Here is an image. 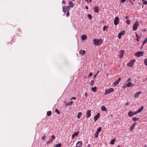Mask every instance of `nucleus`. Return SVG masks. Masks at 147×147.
<instances>
[{"label":"nucleus","mask_w":147,"mask_h":147,"mask_svg":"<svg viewBox=\"0 0 147 147\" xmlns=\"http://www.w3.org/2000/svg\"><path fill=\"white\" fill-rule=\"evenodd\" d=\"M55 112L58 114H59L60 113V112L59 111L58 109H55Z\"/></svg>","instance_id":"obj_36"},{"label":"nucleus","mask_w":147,"mask_h":147,"mask_svg":"<svg viewBox=\"0 0 147 147\" xmlns=\"http://www.w3.org/2000/svg\"><path fill=\"white\" fill-rule=\"evenodd\" d=\"M86 1L88 2V1H89V2L90 3L91 2L92 0H85Z\"/></svg>","instance_id":"obj_52"},{"label":"nucleus","mask_w":147,"mask_h":147,"mask_svg":"<svg viewBox=\"0 0 147 147\" xmlns=\"http://www.w3.org/2000/svg\"><path fill=\"white\" fill-rule=\"evenodd\" d=\"M119 18L118 17H116L114 21L115 25H117L119 24Z\"/></svg>","instance_id":"obj_5"},{"label":"nucleus","mask_w":147,"mask_h":147,"mask_svg":"<svg viewBox=\"0 0 147 147\" xmlns=\"http://www.w3.org/2000/svg\"><path fill=\"white\" fill-rule=\"evenodd\" d=\"M78 132H75L74 134L72 136V137L73 138H74L75 136H77L78 135Z\"/></svg>","instance_id":"obj_19"},{"label":"nucleus","mask_w":147,"mask_h":147,"mask_svg":"<svg viewBox=\"0 0 147 147\" xmlns=\"http://www.w3.org/2000/svg\"><path fill=\"white\" fill-rule=\"evenodd\" d=\"M94 83V82L93 80H92L89 83V84L90 85V86H92Z\"/></svg>","instance_id":"obj_34"},{"label":"nucleus","mask_w":147,"mask_h":147,"mask_svg":"<svg viewBox=\"0 0 147 147\" xmlns=\"http://www.w3.org/2000/svg\"><path fill=\"white\" fill-rule=\"evenodd\" d=\"M138 120L139 119L138 118L133 117V120L134 121H138Z\"/></svg>","instance_id":"obj_38"},{"label":"nucleus","mask_w":147,"mask_h":147,"mask_svg":"<svg viewBox=\"0 0 147 147\" xmlns=\"http://www.w3.org/2000/svg\"><path fill=\"white\" fill-rule=\"evenodd\" d=\"M73 102L72 101H70L69 102H67L66 103L65 106H70L72 105Z\"/></svg>","instance_id":"obj_21"},{"label":"nucleus","mask_w":147,"mask_h":147,"mask_svg":"<svg viewBox=\"0 0 147 147\" xmlns=\"http://www.w3.org/2000/svg\"><path fill=\"white\" fill-rule=\"evenodd\" d=\"M52 139L54 140L55 138V137L54 135H52L51 137Z\"/></svg>","instance_id":"obj_46"},{"label":"nucleus","mask_w":147,"mask_h":147,"mask_svg":"<svg viewBox=\"0 0 147 147\" xmlns=\"http://www.w3.org/2000/svg\"><path fill=\"white\" fill-rule=\"evenodd\" d=\"M90 144H88V147H90Z\"/></svg>","instance_id":"obj_62"},{"label":"nucleus","mask_w":147,"mask_h":147,"mask_svg":"<svg viewBox=\"0 0 147 147\" xmlns=\"http://www.w3.org/2000/svg\"><path fill=\"white\" fill-rule=\"evenodd\" d=\"M88 17L89 19L90 20H92V16L91 14H88Z\"/></svg>","instance_id":"obj_35"},{"label":"nucleus","mask_w":147,"mask_h":147,"mask_svg":"<svg viewBox=\"0 0 147 147\" xmlns=\"http://www.w3.org/2000/svg\"><path fill=\"white\" fill-rule=\"evenodd\" d=\"M138 113V112L137 111L136 112H133V115H136Z\"/></svg>","instance_id":"obj_49"},{"label":"nucleus","mask_w":147,"mask_h":147,"mask_svg":"<svg viewBox=\"0 0 147 147\" xmlns=\"http://www.w3.org/2000/svg\"><path fill=\"white\" fill-rule=\"evenodd\" d=\"M144 53V52L142 51H138L135 54V55L137 57H139L140 56H142L143 55Z\"/></svg>","instance_id":"obj_4"},{"label":"nucleus","mask_w":147,"mask_h":147,"mask_svg":"<svg viewBox=\"0 0 147 147\" xmlns=\"http://www.w3.org/2000/svg\"><path fill=\"white\" fill-rule=\"evenodd\" d=\"M144 62L145 65L147 66V59H145L144 60Z\"/></svg>","instance_id":"obj_39"},{"label":"nucleus","mask_w":147,"mask_h":147,"mask_svg":"<svg viewBox=\"0 0 147 147\" xmlns=\"http://www.w3.org/2000/svg\"><path fill=\"white\" fill-rule=\"evenodd\" d=\"M62 3L64 4H65V2L64 0H63V1L62 2Z\"/></svg>","instance_id":"obj_57"},{"label":"nucleus","mask_w":147,"mask_h":147,"mask_svg":"<svg viewBox=\"0 0 147 147\" xmlns=\"http://www.w3.org/2000/svg\"><path fill=\"white\" fill-rule=\"evenodd\" d=\"M102 111H107V110L105 107L104 106H102L101 108Z\"/></svg>","instance_id":"obj_23"},{"label":"nucleus","mask_w":147,"mask_h":147,"mask_svg":"<svg viewBox=\"0 0 147 147\" xmlns=\"http://www.w3.org/2000/svg\"><path fill=\"white\" fill-rule=\"evenodd\" d=\"M126 22L129 25L130 24V20L129 19H127V20H126Z\"/></svg>","instance_id":"obj_33"},{"label":"nucleus","mask_w":147,"mask_h":147,"mask_svg":"<svg viewBox=\"0 0 147 147\" xmlns=\"http://www.w3.org/2000/svg\"><path fill=\"white\" fill-rule=\"evenodd\" d=\"M131 79L130 78H129L128 80H127V82H129L131 81Z\"/></svg>","instance_id":"obj_47"},{"label":"nucleus","mask_w":147,"mask_h":147,"mask_svg":"<svg viewBox=\"0 0 147 147\" xmlns=\"http://www.w3.org/2000/svg\"><path fill=\"white\" fill-rule=\"evenodd\" d=\"M86 117L87 118H89L91 116V111L90 110H88L86 112Z\"/></svg>","instance_id":"obj_9"},{"label":"nucleus","mask_w":147,"mask_h":147,"mask_svg":"<svg viewBox=\"0 0 147 147\" xmlns=\"http://www.w3.org/2000/svg\"><path fill=\"white\" fill-rule=\"evenodd\" d=\"M127 87V86H123V87H122V88H126V87Z\"/></svg>","instance_id":"obj_60"},{"label":"nucleus","mask_w":147,"mask_h":147,"mask_svg":"<svg viewBox=\"0 0 147 147\" xmlns=\"http://www.w3.org/2000/svg\"><path fill=\"white\" fill-rule=\"evenodd\" d=\"M126 1V0H121V3H124Z\"/></svg>","instance_id":"obj_53"},{"label":"nucleus","mask_w":147,"mask_h":147,"mask_svg":"<svg viewBox=\"0 0 147 147\" xmlns=\"http://www.w3.org/2000/svg\"><path fill=\"white\" fill-rule=\"evenodd\" d=\"M69 7H70V8H73L74 6V4L71 1L69 2Z\"/></svg>","instance_id":"obj_13"},{"label":"nucleus","mask_w":147,"mask_h":147,"mask_svg":"<svg viewBox=\"0 0 147 147\" xmlns=\"http://www.w3.org/2000/svg\"><path fill=\"white\" fill-rule=\"evenodd\" d=\"M114 91V89L113 88H110L105 90V94L106 95L109 94Z\"/></svg>","instance_id":"obj_3"},{"label":"nucleus","mask_w":147,"mask_h":147,"mask_svg":"<svg viewBox=\"0 0 147 147\" xmlns=\"http://www.w3.org/2000/svg\"><path fill=\"white\" fill-rule=\"evenodd\" d=\"M85 51L84 50L83 51L81 50L79 51V53L80 55H84L85 53Z\"/></svg>","instance_id":"obj_18"},{"label":"nucleus","mask_w":147,"mask_h":147,"mask_svg":"<svg viewBox=\"0 0 147 147\" xmlns=\"http://www.w3.org/2000/svg\"><path fill=\"white\" fill-rule=\"evenodd\" d=\"M98 133L96 131L95 134V136L96 138H97L98 136Z\"/></svg>","instance_id":"obj_40"},{"label":"nucleus","mask_w":147,"mask_h":147,"mask_svg":"<svg viewBox=\"0 0 147 147\" xmlns=\"http://www.w3.org/2000/svg\"><path fill=\"white\" fill-rule=\"evenodd\" d=\"M70 7H69V5L67 6V8L68 10V11H69V8Z\"/></svg>","instance_id":"obj_58"},{"label":"nucleus","mask_w":147,"mask_h":147,"mask_svg":"<svg viewBox=\"0 0 147 147\" xmlns=\"http://www.w3.org/2000/svg\"><path fill=\"white\" fill-rule=\"evenodd\" d=\"M115 140H116L115 139L112 140L111 141L110 144H111L113 145L114 144L115 142Z\"/></svg>","instance_id":"obj_27"},{"label":"nucleus","mask_w":147,"mask_h":147,"mask_svg":"<svg viewBox=\"0 0 147 147\" xmlns=\"http://www.w3.org/2000/svg\"><path fill=\"white\" fill-rule=\"evenodd\" d=\"M101 127H99L97 129L96 132H98V133H99L101 131Z\"/></svg>","instance_id":"obj_31"},{"label":"nucleus","mask_w":147,"mask_h":147,"mask_svg":"<svg viewBox=\"0 0 147 147\" xmlns=\"http://www.w3.org/2000/svg\"><path fill=\"white\" fill-rule=\"evenodd\" d=\"M120 54L119 55L120 58H121L124 54L125 52L124 51L121 50L120 51Z\"/></svg>","instance_id":"obj_10"},{"label":"nucleus","mask_w":147,"mask_h":147,"mask_svg":"<svg viewBox=\"0 0 147 147\" xmlns=\"http://www.w3.org/2000/svg\"><path fill=\"white\" fill-rule=\"evenodd\" d=\"M121 35H119V34L118 35V37L119 39H121Z\"/></svg>","instance_id":"obj_51"},{"label":"nucleus","mask_w":147,"mask_h":147,"mask_svg":"<svg viewBox=\"0 0 147 147\" xmlns=\"http://www.w3.org/2000/svg\"><path fill=\"white\" fill-rule=\"evenodd\" d=\"M129 1L130 3L132 4V5H134V3L131 0H129Z\"/></svg>","instance_id":"obj_48"},{"label":"nucleus","mask_w":147,"mask_h":147,"mask_svg":"<svg viewBox=\"0 0 147 147\" xmlns=\"http://www.w3.org/2000/svg\"><path fill=\"white\" fill-rule=\"evenodd\" d=\"M121 80V78H119L117 80H116L113 83V85L114 86H116L119 83L120 81Z\"/></svg>","instance_id":"obj_7"},{"label":"nucleus","mask_w":147,"mask_h":147,"mask_svg":"<svg viewBox=\"0 0 147 147\" xmlns=\"http://www.w3.org/2000/svg\"><path fill=\"white\" fill-rule=\"evenodd\" d=\"M94 44L96 46H98L101 45L102 42L103 40L102 39H94L93 41Z\"/></svg>","instance_id":"obj_1"},{"label":"nucleus","mask_w":147,"mask_h":147,"mask_svg":"<svg viewBox=\"0 0 147 147\" xmlns=\"http://www.w3.org/2000/svg\"><path fill=\"white\" fill-rule=\"evenodd\" d=\"M97 87H92L91 88V90L93 92H95L96 90Z\"/></svg>","instance_id":"obj_26"},{"label":"nucleus","mask_w":147,"mask_h":147,"mask_svg":"<svg viewBox=\"0 0 147 147\" xmlns=\"http://www.w3.org/2000/svg\"><path fill=\"white\" fill-rule=\"evenodd\" d=\"M128 18H129V17H128L127 16H126V17H125V19H128Z\"/></svg>","instance_id":"obj_59"},{"label":"nucleus","mask_w":147,"mask_h":147,"mask_svg":"<svg viewBox=\"0 0 147 147\" xmlns=\"http://www.w3.org/2000/svg\"><path fill=\"white\" fill-rule=\"evenodd\" d=\"M85 95L86 96V98L88 95V94L86 92L85 93Z\"/></svg>","instance_id":"obj_56"},{"label":"nucleus","mask_w":147,"mask_h":147,"mask_svg":"<svg viewBox=\"0 0 147 147\" xmlns=\"http://www.w3.org/2000/svg\"><path fill=\"white\" fill-rule=\"evenodd\" d=\"M85 8L86 9H88V8L87 6H86L85 7Z\"/></svg>","instance_id":"obj_61"},{"label":"nucleus","mask_w":147,"mask_h":147,"mask_svg":"<svg viewBox=\"0 0 147 147\" xmlns=\"http://www.w3.org/2000/svg\"><path fill=\"white\" fill-rule=\"evenodd\" d=\"M81 38L82 40H85L87 38V36L86 35H83L81 36Z\"/></svg>","instance_id":"obj_22"},{"label":"nucleus","mask_w":147,"mask_h":147,"mask_svg":"<svg viewBox=\"0 0 147 147\" xmlns=\"http://www.w3.org/2000/svg\"><path fill=\"white\" fill-rule=\"evenodd\" d=\"M61 144L60 143L58 144H57L55 146V147H61Z\"/></svg>","instance_id":"obj_30"},{"label":"nucleus","mask_w":147,"mask_h":147,"mask_svg":"<svg viewBox=\"0 0 147 147\" xmlns=\"http://www.w3.org/2000/svg\"><path fill=\"white\" fill-rule=\"evenodd\" d=\"M69 15V11H68L66 13V16L67 17H68Z\"/></svg>","instance_id":"obj_44"},{"label":"nucleus","mask_w":147,"mask_h":147,"mask_svg":"<svg viewBox=\"0 0 147 147\" xmlns=\"http://www.w3.org/2000/svg\"><path fill=\"white\" fill-rule=\"evenodd\" d=\"M110 117H113V115H110Z\"/></svg>","instance_id":"obj_64"},{"label":"nucleus","mask_w":147,"mask_h":147,"mask_svg":"<svg viewBox=\"0 0 147 147\" xmlns=\"http://www.w3.org/2000/svg\"><path fill=\"white\" fill-rule=\"evenodd\" d=\"M107 28V27L106 26H104L103 27V30L104 31Z\"/></svg>","instance_id":"obj_42"},{"label":"nucleus","mask_w":147,"mask_h":147,"mask_svg":"<svg viewBox=\"0 0 147 147\" xmlns=\"http://www.w3.org/2000/svg\"><path fill=\"white\" fill-rule=\"evenodd\" d=\"M136 61L135 60L133 59L131 61L128 63V65L130 67H132L133 66L134 62Z\"/></svg>","instance_id":"obj_6"},{"label":"nucleus","mask_w":147,"mask_h":147,"mask_svg":"<svg viewBox=\"0 0 147 147\" xmlns=\"http://www.w3.org/2000/svg\"><path fill=\"white\" fill-rule=\"evenodd\" d=\"M93 9L94 10V11L96 13H98L99 12L98 7V6L96 5L95 6V7L93 8Z\"/></svg>","instance_id":"obj_11"},{"label":"nucleus","mask_w":147,"mask_h":147,"mask_svg":"<svg viewBox=\"0 0 147 147\" xmlns=\"http://www.w3.org/2000/svg\"><path fill=\"white\" fill-rule=\"evenodd\" d=\"M82 115V113L81 112H79L77 115V118L79 119L80 118L81 115Z\"/></svg>","instance_id":"obj_29"},{"label":"nucleus","mask_w":147,"mask_h":147,"mask_svg":"<svg viewBox=\"0 0 147 147\" xmlns=\"http://www.w3.org/2000/svg\"><path fill=\"white\" fill-rule=\"evenodd\" d=\"M136 124L135 123H134L133 124V125L131 126V130L132 131L133 129H134V127L135 126Z\"/></svg>","instance_id":"obj_25"},{"label":"nucleus","mask_w":147,"mask_h":147,"mask_svg":"<svg viewBox=\"0 0 147 147\" xmlns=\"http://www.w3.org/2000/svg\"><path fill=\"white\" fill-rule=\"evenodd\" d=\"M51 111H49L47 112V115L48 116H51Z\"/></svg>","instance_id":"obj_28"},{"label":"nucleus","mask_w":147,"mask_h":147,"mask_svg":"<svg viewBox=\"0 0 147 147\" xmlns=\"http://www.w3.org/2000/svg\"><path fill=\"white\" fill-rule=\"evenodd\" d=\"M136 36L137 37V41H139V36H138V34H136Z\"/></svg>","instance_id":"obj_43"},{"label":"nucleus","mask_w":147,"mask_h":147,"mask_svg":"<svg viewBox=\"0 0 147 147\" xmlns=\"http://www.w3.org/2000/svg\"><path fill=\"white\" fill-rule=\"evenodd\" d=\"M53 142V140H51L48 141L47 142V144H49L50 143H51L52 142Z\"/></svg>","instance_id":"obj_41"},{"label":"nucleus","mask_w":147,"mask_h":147,"mask_svg":"<svg viewBox=\"0 0 147 147\" xmlns=\"http://www.w3.org/2000/svg\"><path fill=\"white\" fill-rule=\"evenodd\" d=\"M82 144V142L81 141H79L76 144V146L77 147H81Z\"/></svg>","instance_id":"obj_12"},{"label":"nucleus","mask_w":147,"mask_h":147,"mask_svg":"<svg viewBox=\"0 0 147 147\" xmlns=\"http://www.w3.org/2000/svg\"><path fill=\"white\" fill-rule=\"evenodd\" d=\"M92 75V73L91 72H90L89 74V75H88V77L89 78V77L91 76Z\"/></svg>","instance_id":"obj_50"},{"label":"nucleus","mask_w":147,"mask_h":147,"mask_svg":"<svg viewBox=\"0 0 147 147\" xmlns=\"http://www.w3.org/2000/svg\"><path fill=\"white\" fill-rule=\"evenodd\" d=\"M76 98L75 97H72L70 99L71 100L72 99H73L74 100L76 99Z\"/></svg>","instance_id":"obj_54"},{"label":"nucleus","mask_w":147,"mask_h":147,"mask_svg":"<svg viewBox=\"0 0 147 147\" xmlns=\"http://www.w3.org/2000/svg\"><path fill=\"white\" fill-rule=\"evenodd\" d=\"M125 34V30H122L119 33V35H120L121 36L124 35Z\"/></svg>","instance_id":"obj_24"},{"label":"nucleus","mask_w":147,"mask_h":147,"mask_svg":"<svg viewBox=\"0 0 147 147\" xmlns=\"http://www.w3.org/2000/svg\"><path fill=\"white\" fill-rule=\"evenodd\" d=\"M46 137V136L45 135H44L42 138V139L43 140H44Z\"/></svg>","instance_id":"obj_45"},{"label":"nucleus","mask_w":147,"mask_h":147,"mask_svg":"<svg viewBox=\"0 0 147 147\" xmlns=\"http://www.w3.org/2000/svg\"><path fill=\"white\" fill-rule=\"evenodd\" d=\"M147 41V38H146L143 41L142 43V45H144L146 43Z\"/></svg>","instance_id":"obj_32"},{"label":"nucleus","mask_w":147,"mask_h":147,"mask_svg":"<svg viewBox=\"0 0 147 147\" xmlns=\"http://www.w3.org/2000/svg\"><path fill=\"white\" fill-rule=\"evenodd\" d=\"M141 92L140 91H139L137 93H136L135 94L134 97L135 98H137L139 96V95L141 94Z\"/></svg>","instance_id":"obj_15"},{"label":"nucleus","mask_w":147,"mask_h":147,"mask_svg":"<svg viewBox=\"0 0 147 147\" xmlns=\"http://www.w3.org/2000/svg\"><path fill=\"white\" fill-rule=\"evenodd\" d=\"M144 107L143 106H142L140 108H139L137 111L139 113L142 111Z\"/></svg>","instance_id":"obj_20"},{"label":"nucleus","mask_w":147,"mask_h":147,"mask_svg":"<svg viewBox=\"0 0 147 147\" xmlns=\"http://www.w3.org/2000/svg\"><path fill=\"white\" fill-rule=\"evenodd\" d=\"M100 113H98L96 115L94 116V121H96L100 117Z\"/></svg>","instance_id":"obj_8"},{"label":"nucleus","mask_w":147,"mask_h":147,"mask_svg":"<svg viewBox=\"0 0 147 147\" xmlns=\"http://www.w3.org/2000/svg\"><path fill=\"white\" fill-rule=\"evenodd\" d=\"M67 7L66 6H64L63 7V11L64 13L66 12Z\"/></svg>","instance_id":"obj_17"},{"label":"nucleus","mask_w":147,"mask_h":147,"mask_svg":"<svg viewBox=\"0 0 147 147\" xmlns=\"http://www.w3.org/2000/svg\"><path fill=\"white\" fill-rule=\"evenodd\" d=\"M139 25V22L138 21H136L134 24L133 27V30L135 31L137 30Z\"/></svg>","instance_id":"obj_2"},{"label":"nucleus","mask_w":147,"mask_h":147,"mask_svg":"<svg viewBox=\"0 0 147 147\" xmlns=\"http://www.w3.org/2000/svg\"><path fill=\"white\" fill-rule=\"evenodd\" d=\"M99 71H97L96 74V75H97V74L99 73Z\"/></svg>","instance_id":"obj_63"},{"label":"nucleus","mask_w":147,"mask_h":147,"mask_svg":"<svg viewBox=\"0 0 147 147\" xmlns=\"http://www.w3.org/2000/svg\"><path fill=\"white\" fill-rule=\"evenodd\" d=\"M142 1L144 4L147 5V1L144 0H142Z\"/></svg>","instance_id":"obj_37"},{"label":"nucleus","mask_w":147,"mask_h":147,"mask_svg":"<svg viewBox=\"0 0 147 147\" xmlns=\"http://www.w3.org/2000/svg\"><path fill=\"white\" fill-rule=\"evenodd\" d=\"M127 86L129 87L131 86L132 87L134 86V85L132 84V83L131 82H129L128 83H127L126 85Z\"/></svg>","instance_id":"obj_16"},{"label":"nucleus","mask_w":147,"mask_h":147,"mask_svg":"<svg viewBox=\"0 0 147 147\" xmlns=\"http://www.w3.org/2000/svg\"><path fill=\"white\" fill-rule=\"evenodd\" d=\"M129 104H130V103L128 102H127L126 103L125 105H129Z\"/></svg>","instance_id":"obj_55"},{"label":"nucleus","mask_w":147,"mask_h":147,"mask_svg":"<svg viewBox=\"0 0 147 147\" xmlns=\"http://www.w3.org/2000/svg\"><path fill=\"white\" fill-rule=\"evenodd\" d=\"M128 115L130 117H132L134 115L133 112L131 111H129L128 113Z\"/></svg>","instance_id":"obj_14"}]
</instances>
